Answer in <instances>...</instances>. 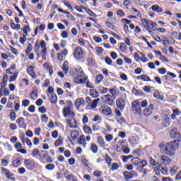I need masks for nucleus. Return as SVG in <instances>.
I'll return each mask as SVG.
<instances>
[{
	"label": "nucleus",
	"instance_id": "nucleus-1",
	"mask_svg": "<svg viewBox=\"0 0 181 181\" xmlns=\"http://www.w3.org/2000/svg\"><path fill=\"white\" fill-rule=\"evenodd\" d=\"M159 148L160 153H163L168 156H175V151L179 148V143H177V140H175L166 144L160 143Z\"/></svg>",
	"mask_w": 181,
	"mask_h": 181
},
{
	"label": "nucleus",
	"instance_id": "nucleus-2",
	"mask_svg": "<svg viewBox=\"0 0 181 181\" xmlns=\"http://www.w3.org/2000/svg\"><path fill=\"white\" fill-rule=\"evenodd\" d=\"M150 164L151 165L153 169L155 170L156 175H159L160 170L163 173H166L168 172L167 168L161 167L160 164H159V163H156V161L151 157L150 158Z\"/></svg>",
	"mask_w": 181,
	"mask_h": 181
},
{
	"label": "nucleus",
	"instance_id": "nucleus-3",
	"mask_svg": "<svg viewBox=\"0 0 181 181\" xmlns=\"http://www.w3.org/2000/svg\"><path fill=\"white\" fill-rule=\"evenodd\" d=\"M132 110L135 115H142V107H141V103L139 100L132 102Z\"/></svg>",
	"mask_w": 181,
	"mask_h": 181
},
{
	"label": "nucleus",
	"instance_id": "nucleus-4",
	"mask_svg": "<svg viewBox=\"0 0 181 181\" xmlns=\"http://www.w3.org/2000/svg\"><path fill=\"white\" fill-rule=\"evenodd\" d=\"M71 108H73V104H71V103H68V105L64 107L62 112L64 118L76 116V114L73 112Z\"/></svg>",
	"mask_w": 181,
	"mask_h": 181
},
{
	"label": "nucleus",
	"instance_id": "nucleus-5",
	"mask_svg": "<svg viewBox=\"0 0 181 181\" xmlns=\"http://www.w3.org/2000/svg\"><path fill=\"white\" fill-rule=\"evenodd\" d=\"M141 23L145 29H151V27L156 29V26H158V24L152 21H148V19L146 18L142 19Z\"/></svg>",
	"mask_w": 181,
	"mask_h": 181
},
{
	"label": "nucleus",
	"instance_id": "nucleus-6",
	"mask_svg": "<svg viewBox=\"0 0 181 181\" xmlns=\"http://www.w3.org/2000/svg\"><path fill=\"white\" fill-rule=\"evenodd\" d=\"M154 106L153 104L151 103L148 107L143 110L142 114L146 118H149L151 115L153 113Z\"/></svg>",
	"mask_w": 181,
	"mask_h": 181
},
{
	"label": "nucleus",
	"instance_id": "nucleus-7",
	"mask_svg": "<svg viewBox=\"0 0 181 181\" xmlns=\"http://www.w3.org/2000/svg\"><path fill=\"white\" fill-rule=\"evenodd\" d=\"M66 124L69 125V128H72L73 129H77V128H78L77 126V121L74 117H68Z\"/></svg>",
	"mask_w": 181,
	"mask_h": 181
},
{
	"label": "nucleus",
	"instance_id": "nucleus-8",
	"mask_svg": "<svg viewBox=\"0 0 181 181\" xmlns=\"http://www.w3.org/2000/svg\"><path fill=\"white\" fill-rule=\"evenodd\" d=\"M83 56H84L83 49L81 47H77L74 50V57L78 60H80V59H83Z\"/></svg>",
	"mask_w": 181,
	"mask_h": 181
},
{
	"label": "nucleus",
	"instance_id": "nucleus-9",
	"mask_svg": "<svg viewBox=\"0 0 181 181\" xmlns=\"http://www.w3.org/2000/svg\"><path fill=\"white\" fill-rule=\"evenodd\" d=\"M1 173H3V175H5L7 179L13 180V173H11V171L8 170V168H1Z\"/></svg>",
	"mask_w": 181,
	"mask_h": 181
},
{
	"label": "nucleus",
	"instance_id": "nucleus-10",
	"mask_svg": "<svg viewBox=\"0 0 181 181\" xmlns=\"http://www.w3.org/2000/svg\"><path fill=\"white\" fill-rule=\"evenodd\" d=\"M172 162V159L166 156H160V166L161 165H169Z\"/></svg>",
	"mask_w": 181,
	"mask_h": 181
},
{
	"label": "nucleus",
	"instance_id": "nucleus-11",
	"mask_svg": "<svg viewBox=\"0 0 181 181\" xmlns=\"http://www.w3.org/2000/svg\"><path fill=\"white\" fill-rule=\"evenodd\" d=\"M170 137L171 138H176L177 140V144L180 142V133L177 132V129L173 128L170 132Z\"/></svg>",
	"mask_w": 181,
	"mask_h": 181
},
{
	"label": "nucleus",
	"instance_id": "nucleus-12",
	"mask_svg": "<svg viewBox=\"0 0 181 181\" xmlns=\"http://www.w3.org/2000/svg\"><path fill=\"white\" fill-rule=\"evenodd\" d=\"M103 101L107 104V105H112L114 103V100H112V96L111 95H106L102 98Z\"/></svg>",
	"mask_w": 181,
	"mask_h": 181
},
{
	"label": "nucleus",
	"instance_id": "nucleus-13",
	"mask_svg": "<svg viewBox=\"0 0 181 181\" xmlns=\"http://www.w3.org/2000/svg\"><path fill=\"white\" fill-rule=\"evenodd\" d=\"M116 105L119 110H124L125 108V100L122 98H118L116 100Z\"/></svg>",
	"mask_w": 181,
	"mask_h": 181
},
{
	"label": "nucleus",
	"instance_id": "nucleus-14",
	"mask_svg": "<svg viewBox=\"0 0 181 181\" xmlns=\"http://www.w3.org/2000/svg\"><path fill=\"white\" fill-rule=\"evenodd\" d=\"M125 146H127V143L124 141H119L116 146V151L117 152H122Z\"/></svg>",
	"mask_w": 181,
	"mask_h": 181
},
{
	"label": "nucleus",
	"instance_id": "nucleus-15",
	"mask_svg": "<svg viewBox=\"0 0 181 181\" xmlns=\"http://www.w3.org/2000/svg\"><path fill=\"white\" fill-rule=\"evenodd\" d=\"M84 98H80L76 100L75 107L76 110H80V107H84Z\"/></svg>",
	"mask_w": 181,
	"mask_h": 181
},
{
	"label": "nucleus",
	"instance_id": "nucleus-16",
	"mask_svg": "<svg viewBox=\"0 0 181 181\" xmlns=\"http://www.w3.org/2000/svg\"><path fill=\"white\" fill-rule=\"evenodd\" d=\"M24 163L25 168L28 169V170H32V169H35V163L30 162L28 159L24 160Z\"/></svg>",
	"mask_w": 181,
	"mask_h": 181
},
{
	"label": "nucleus",
	"instance_id": "nucleus-17",
	"mask_svg": "<svg viewBox=\"0 0 181 181\" xmlns=\"http://www.w3.org/2000/svg\"><path fill=\"white\" fill-rule=\"evenodd\" d=\"M27 73L31 76L32 78H36V74L35 73V67L30 66L27 68Z\"/></svg>",
	"mask_w": 181,
	"mask_h": 181
},
{
	"label": "nucleus",
	"instance_id": "nucleus-18",
	"mask_svg": "<svg viewBox=\"0 0 181 181\" xmlns=\"http://www.w3.org/2000/svg\"><path fill=\"white\" fill-rule=\"evenodd\" d=\"M16 124L18 125L19 128H24L26 129V124H25L23 117H20L16 119Z\"/></svg>",
	"mask_w": 181,
	"mask_h": 181
},
{
	"label": "nucleus",
	"instance_id": "nucleus-19",
	"mask_svg": "<svg viewBox=\"0 0 181 181\" xmlns=\"http://www.w3.org/2000/svg\"><path fill=\"white\" fill-rule=\"evenodd\" d=\"M40 47L42 48V50L41 51L42 54L43 56H46V53H47V49H46V42L45 40H42L40 42Z\"/></svg>",
	"mask_w": 181,
	"mask_h": 181
},
{
	"label": "nucleus",
	"instance_id": "nucleus-20",
	"mask_svg": "<svg viewBox=\"0 0 181 181\" xmlns=\"http://www.w3.org/2000/svg\"><path fill=\"white\" fill-rule=\"evenodd\" d=\"M78 144H79V145H83V148H86V137H84L83 135L80 136L78 140Z\"/></svg>",
	"mask_w": 181,
	"mask_h": 181
},
{
	"label": "nucleus",
	"instance_id": "nucleus-21",
	"mask_svg": "<svg viewBox=\"0 0 181 181\" xmlns=\"http://www.w3.org/2000/svg\"><path fill=\"white\" fill-rule=\"evenodd\" d=\"M12 165L13 168H19V166L22 165V163H21V158H18L13 160Z\"/></svg>",
	"mask_w": 181,
	"mask_h": 181
},
{
	"label": "nucleus",
	"instance_id": "nucleus-22",
	"mask_svg": "<svg viewBox=\"0 0 181 181\" xmlns=\"http://www.w3.org/2000/svg\"><path fill=\"white\" fill-rule=\"evenodd\" d=\"M62 70L65 73V74H67L69 73V62L65 61L62 65Z\"/></svg>",
	"mask_w": 181,
	"mask_h": 181
},
{
	"label": "nucleus",
	"instance_id": "nucleus-23",
	"mask_svg": "<svg viewBox=\"0 0 181 181\" xmlns=\"http://www.w3.org/2000/svg\"><path fill=\"white\" fill-rule=\"evenodd\" d=\"M151 9L152 11H153L154 12H163V8H162L161 7H160L158 5H153L151 6Z\"/></svg>",
	"mask_w": 181,
	"mask_h": 181
},
{
	"label": "nucleus",
	"instance_id": "nucleus-24",
	"mask_svg": "<svg viewBox=\"0 0 181 181\" xmlns=\"http://www.w3.org/2000/svg\"><path fill=\"white\" fill-rule=\"evenodd\" d=\"M64 176L66 179V180H74V175L73 174H69V172L64 173Z\"/></svg>",
	"mask_w": 181,
	"mask_h": 181
},
{
	"label": "nucleus",
	"instance_id": "nucleus-25",
	"mask_svg": "<svg viewBox=\"0 0 181 181\" xmlns=\"http://www.w3.org/2000/svg\"><path fill=\"white\" fill-rule=\"evenodd\" d=\"M138 80H143V81H151V78L146 75H140L137 76Z\"/></svg>",
	"mask_w": 181,
	"mask_h": 181
},
{
	"label": "nucleus",
	"instance_id": "nucleus-26",
	"mask_svg": "<svg viewBox=\"0 0 181 181\" xmlns=\"http://www.w3.org/2000/svg\"><path fill=\"white\" fill-rule=\"evenodd\" d=\"M49 100L52 104H57V95L56 94L52 95Z\"/></svg>",
	"mask_w": 181,
	"mask_h": 181
},
{
	"label": "nucleus",
	"instance_id": "nucleus-27",
	"mask_svg": "<svg viewBox=\"0 0 181 181\" xmlns=\"http://www.w3.org/2000/svg\"><path fill=\"white\" fill-rule=\"evenodd\" d=\"M132 162L134 166H138L139 165H141V160L139 158H134L132 159Z\"/></svg>",
	"mask_w": 181,
	"mask_h": 181
},
{
	"label": "nucleus",
	"instance_id": "nucleus-28",
	"mask_svg": "<svg viewBox=\"0 0 181 181\" xmlns=\"http://www.w3.org/2000/svg\"><path fill=\"white\" fill-rule=\"evenodd\" d=\"M105 160L106 163H107L108 166H111L112 160L111 159V157L108 156V154H106L105 156Z\"/></svg>",
	"mask_w": 181,
	"mask_h": 181
},
{
	"label": "nucleus",
	"instance_id": "nucleus-29",
	"mask_svg": "<svg viewBox=\"0 0 181 181\" xmlns=\"http://www.w3.org/2000/svg\"><path fill=\"white\" fill-rule=\"evenodd\" d=\"M71 136L72 139H77V138H78V132H77V130H73L71 132Z\"/></svg>",
	"mask_w": 181,
	"mask_h": 181
},
{
	"label": "nucleus",
	"instance_id": "nucleus-30",
	"mask_svg": "<svg viewBox=\"0 0 181 181\" xmlns=\"http://www.w3.org/2000/svg\"><path fill=\"white\" fill-rule=\"evenodd\" d=\"M98 142L100 145V146H105V142L104 141V139L103 138V136H99L98 137Z\"/></svg>",
	"mask_w": 181,
	"mask_h": 181
},
{
	"label": "nucleus",
	"instance_id": "nucleus-31",
	"mask_svg": "<svg viewBox=\"0 0 181 181\" xmlns=\"http://www.w3.org/2000/svg\"><path fill=\"white\" fill-rule=\"evenodd\" d=\"M177 170H179V167L177 165L173 166L170 170V173L171 175H176L177 173Z\"/></svg>",
	"mask_w": 181,
	"mask_h": 181
},
{
	"label": "nucleus",
	"instance_id": "nucleus-32",
	"mask_svg": "<svg viewBox=\"0 0 181 181\" xmlns=\"http://www.w3.org/2000/svg\"><path fill=\"white\" fill-rule=\"evenodd\" d=\"M90 94L91 95V97H93V98H97V97H98L99 94H98V91L92 89L90 90Z\"/></svg>",
	"mask_w": 181,
	"mask_h": 181
},
{
	"label": "nucleus",
	"instance_id": "nucleus-33",
	"mask_svg": "<svg viewBox=\"0 0 181 181\" xmlns=\"http://www.w3.org/2000/svg\"><path fill=\"white\" fill-rule=\"evenodd\" d=\"M10 119L11 121H15V119H16V112H15L14 110H11V111Z\"/></svg>",
	"mask_w": 181,
	"mask_h": 181
},
{
	"label": "nucleus",
	"instance_id": "nucleus-34",
	"mask_svg": "<svg viewBox=\"0 0 181 181\" xmlns=\"http://www.w3.org/2000/svg\"><path fill=\"white\" fill-rule=\"evenodd\" d=\"M103 112L105 115H111V113L112 112L110 107H105L103 109Z\"/></svg>",
	"mask_w": 181,
	"mask_h": 181
},
{
	"label": "nucleus",
	"instance_id": "nucleus-35",
	"mask_svg": "<svg viewBox=\"0 0 181 181\" xmlns=\"http://www.w3.org/2000/svg\"><path fill=\"white\" fill-rule=\"evenodd\" d=\"M81 159L83 165H84V166H86V168H88V165H90V163H88V160H87V158H86V157L84 156H82Z\"/></svg>",
	"mask_w": 181,
	"mask_h": 181
},
{
	"label": "nucleus",
	"instance_id": "nucleus-36",
	"mask_svg": "<svg viewBox=\"0 0 181 181\" xmlns=\"http://www.w3.org/2000/svg\"><path fill=\"white\" fill-rule=\"evenodd\" d=\"M100 101V99H95V100H94L93 102H92V103H91V105H90V108H93V109H94V108H97V105H98V102Z\"/></svg>",
	"mask_w": 181,
	"mask_h": 181
},
{
	"label": "nucleus",
	"instance_id": "nucleus-37",
	"mask_svg": "<svg viewBox=\"0 0 181 181\" xmlns=\"http://www.w3.org/2000/svg\"><path fill=\"white\" fill-rule=\"evenodd\" d=\"M124 178L127 179V180L129 179H132V175L131 174V173L128 172V171H125L123 173Z\"/></svg>",
	"mask_w": 181,
	"mask_h": 181
},
{
	"label": "nucleus",
	"instance_id": "nucleus-38",
	"mask_svg": "<svg viewBox=\"0 0 181 181\" xmlns=\"http://www.w3.org/2000/svg\"><path fill=\"white\" fill-rule=\"evenodd\" d=\"M83 130L86 134H91L93 132L91 131V128L88 126L83 127Z\"/></svg>",
	"mask_w": 181,
	"mask_h": 181
},
{
	"label": "nucleus",
	"instance_id": "nucleus-39",
	"mask_svg": "<svg viewBox=\"0 0 181 181\" xmlns=\"http://www.w3.org/2000/svg\"><path fill=\"white\" fill-rule=\"evenodd\" d=\"M91 151L93 152V153H97V152H98V146L97 144H91Z\"/></svg>",
	"mask_w": 181,
	"mask_h": 181
},
{
	"label": "nucleus",
	"instance_id": "nucleus-40",
	"mask_svg": "<svg viewBox=\"0 0 181 181\" xmlns=\"http://www.w3.org/2000/svg\"><path fill=\"white\" fill-rule=\"evenodd\" d=\"M37 90H33L30 93V97L32 100H35V98H37Z\"/></svg>",
	"mask_w": 181,
	"mask_h": 181
},
{
	"label": "nucleus",
	"instance_id": "nucleus-41",
	"mask_svg": "<svg viewBox=\"0 0 181 181\" xmlns=\"http://www.w3.org/2000/svg\"><path fill=\"white\" fill-rule=\"evenodd\" d=\"M104 78V76H103V74H99L96 76V83L97 84H99V83H101V81H103Z\"/></svg>",
	"mask_w": 181,
	"mask_h": 181
},
{
	"label": "nucleus",
	"instance_id": "nucleus-42",
	"mask_svg": "<svg viewBox=\"0 0 181 181\" xmlns=\"http://www.w3.org/2000/svg\"><path fill=\"white\" fill-rule=\"evenodd\" d=\"M99 91H100V94H105L108 93V88L104 87H99Z\"/></svg>",
	"mask_w": 181,
	"mask_h": 181
},
{
	"label": "nucleus",
	"instance_id": "nucleus-43",
	"mask_svg": "<svg viewBox=\"0 0 181 181\" xmlns=\"http://www.w3.org/2000/svg\"><path fill=\"white\" fill-rule=\"evenodd\" d=\"M140 106L142 108H146V107H148V100H142L141 103H140Z\"/></svg>",
	"mask_w": 181,
	"mask_h": 181
},
{
	"label": "nucleus",
	"instance_id": "nucleus-44",
	"mask_svg": "<svg viewBox=\"0 0 181 181\" xmlns=\"http://www.w3.org/2000/svg\"><path fill=\"white\" fill-rule=\"evenodd\" d=\"M119 49H120L121 52H125L127 49V44L121 43Z\"/></svg>",
	"mask_w": 181,
	"mask_h": 181
},
{
	"label": "nucleus",
	"instance_id": "nucleus-45",
	"mask_svg": "<svg viewBox=\"0 0 181 181\" xmlns=\"http://www.w3.org/2000/svg\"><path fill=\"white\" fill-rule=\"evenodd\" d=\"M105 139L107 142H111V141L114 139V136H112V134H107L105 136Z\"/></svg>",
	"mask_w": 181,
	"mask_h": 181
},
{
	"label": "nucleus",
	"instance_id": "nucleus-46",
	"mask_svg": "<svg viewBox=\"0 0 181 181\" xmlns=\"http://www.w3.org/2000/svg\"><path fill=\"white\" fill-rule=\"evenodd\" d=\"M40 49V45L39 44V42H36L34 50L35 53H37V54L39 53Z\"/></svg>",
	"mask_w": 181,
	"mask_h": 181
},
{
	"label": "nucleus",
	"instance_id": "nucleus-47",
	"mask_svg": "<svg viewBox=\"0 0 181 181\" xmlns=\"http://www.w3.org/2000/svg\"><path fill=\"white\" fill-rule=\"evenodd\" d=\"M119 165H118V163H114L112 164L111 170H117V169H119Z\"/></svg>",
	"mask_w": 181,
	"mask_h": 181
},
{
	"label": "nucleus",
	"instance_id": "nucleus-48",
	"mask_svg": "<svg viewBox=\"0 0 181 181\" xmlns=\"http://www.w3.org/2000/svg\"><path fill=\"white\" fill-rule=\"evenodd\" d=\"M110 93L112 95V97H117V95H118V93H117V90H115V88L110 89Z\"/></svg>",
	"mask_w": 181,
	"mask_h": 181
},
{
	"label": "nucleus",
	"instance_id": "nucleus-49",
	"mask_svg": "<svg viewBox=\"0 0 181 181\" xmlns=\"http://www.w3.org/2000/svg\"><path fill=\"white\" fill-rule=\"evenodd\" d=\"M55 146H60V145H63V140L62 139H58L55 143Z\"/></svg>",
	"mask_w": 181,
	"mask_h": 181
},
{
	"label": "nucleus",
	"instance_id": "nucleus-50",
	"mask_svg": "<svg viewBox=\"0 0 181 181\" xmlns=\"http://www.w3.org/2000/svg\"><path fill=\"white\" fill-rule=\"evenodd\" d=\"M28 32H30V28L29 27V25H25L23 27V33H25V35H28Z\"/></svg>",
	"mask_w": 181,
	"mask_h": 181
},
{
	"label": "nucleus",
	"instance_id": "nucleus-51",
	"mask_svg": "<svg viewBox=\"0 0 181 181\" xmlns=\"http://www.w3.org/2000/svg\"><path fill=\"white\" fill-rule=\"evenodd\" d=\"M93 175L96 177H101L103 176V173H101V171L96 170L93 172Z\"/></svg>",
	"mask_w": 181,
	"mask_h": 181
},
{
	"label": "nucleus",
	"instance_id": "nucleus-52",
	"mask_svg": "<svg viewBox=\"0 0 181 181\" xmlns=\"http://www.w3.org/2000/svg\"><path fill=\"white\" fill-rule=\"evenodd\" d=\"M32 44H29L26 50H25V54H29V53H30V52H32Z\"/></svg>",
	"mask_w": 181,
	"mask_h": 181
},
{
	"label": "nucleus",
	"instance_id": "nucleus-53",
	"mask_svg": "<svg viewBox=\"0 0 181 181\" xmlns=\"http://www.w3.org/2000/svg\"><path fill=\"white\" fill-rule=\"evenodd\" d=\"M75 9L78 11V12H83V9H87V8L84 6H75Z\"/></svg>",
	"mask_w": 181,
	"mask_h": 181
},
{
	"label": "nucleus",
	"instance_id": "nucleus-54",
	"mask_svg": "<svg viewBox=\"0 0 181 181\" xmlns=\"http://www.w3.org/2000/svg\"><path fill=\"white\" fill-rule=\"evenodd\" d=\"M151 88H153V87L152 86H145L144 88H143V90L146 92V93H151Z\"/></svg>",
	"mask_w": 181,
	"mask_h": 181
},
{
	"label": "nucleus",
	"instance_id": "nucleus-55",
	"mask_svg": "<svg viewBox=\"0 0 181 181\" xmlns=\"http://www.w3.org/2000/svg\"><path fill=\"white\" fill-rule=\"evenodd\" d=\"M57 59L58 60H60V62L64 60V59H66V57L64 55H63L62 53H59L57 55Z\"/></svg>",
	"mask_w": 181,
	"mask_h": 181
},
{
	"label": "nucleus",
	"instance_id": "nucleus-56",
	"mask_svg": "<svg viewBox=\"0 0 181 181\" xmlns=\"http://www.w3.org/2000/svg\"><path fill=\"white\" fill-rule=\"evenodd\" d=\"M22 104L24 107H28L30 105V101L29 100H23Z\"/></svg>",
	"mask_w": 181,
	"mask_h": 181
},
{
	"label": "nucleus",
	"instance_id": "nucleus-57",
	"mask_svg": "<svg viewBox=\"0 0 181 181\" xmlns=\"http://www.w3.org/2000/svg\"><path fill=\"white\" fill-rule=\"evenodd\" d=\"M140 165H141V166L144 168L145 166L148 165V161H146V160H140Z\"/></svg>",
	"mask_w": 181,
	"mask_h": 181
},
{
	"label": "nucleus",
	"instance_id": "nucleus-58",
	"mask_svg": "<svg viewBox=\"0 0 181 181\" xmlns=\"http://www.w3.org/2000/svg\"><path fill=\"white\" fill-rule=\"evenodd\" d=\"M105 25L106 26H107V28H109L110 29H114V25L112 24V23H110L109 21H106L105 23Z\"/></svg>",
	"mask_w": 181,
	"mask_h": 181
},
{
	"label": "nucleus",
	"instance_id": "nucleus-59",
	"mask_svg": "<svg viewBox=\"0 0 181 181\" xmlns=\"http://www.w3.org/2000/svg\"><path fill=\"white\" fill-rule=\"evenodd\" d=\"M18 173L20 175H24V173H26V169L23 167L18 168Z\"/></svg>",
	"mask_w": 181,
	"mask_h": 181
},
{
	"label": "nucleus",
	"instance_id": "nucleus-60",
	"mask_svg": "<svg viewBox=\"0 0 181 181\" xmlns=\"http://www.w3.org/2000/svg\"><path fill=\"white\" fill-rule=\"evenodd\" d=\"M45 168L48 170H53V169H54V164H48L45 166Z\"/></svg>",
	"mask_w": 181,
	"mask_h": 181
},
{
	"label": "nucleus",
	"instance_id": "nucleus-61",
	"mask_svg": "<svg viewBox=\"0 0 181 181\" xmlns=\"http://www.w3.org/2000/svg\"><path fill=\"white\" fill-rule=\"evenodd\" d=\"M1 165H2V166H5V167L8 166V165H9V160L2 159L1 160Z\"/></svg>",
	"mask_w": 181,
	"mask_h": 181
},
{
	"label": "nucleus",
	"instance_id": "nucleus-62",
	"mask_svg": "<svg viewBox=\"0 0 181 181\" xmlns=\"http://www.w3.org/2000/svg\"><path fill=\"white\" fill-rule=\"evenodd\" d=\"M25 42H26V35H23V37H20V42H21L22 45H25Z\"/></svg>",
	"mask_w": 181,
	"mask_h": 181
},
{
	"label": "nucleus",
	"instance_id": "nucleus-63",
	"mask_svg": "<svg viewBox=\"0 0 181 181\" xmlns=\"http://www.w3.org/2000/svg\"><path fill=\"white\" fill-rule=\"evenodd\" d=\"M96 53H97V54H98V56H100V54H101L103 53V47H98L96 48Z\"/></svg>",
	"mask_w": 181,
	"mask_h": 181
},
{
	"label": "nucleus",
	"instance_id": "nucleus-64",
	"mask_svg": "<svg viewBox=\"0 0 181 181\" xmlns=\"http://www.w3.org/2000/svg\"><path fill=\"white\" fill-rule=\"evenodd\" d=\"M175 179H176L177 180H181V170L179 171V172L177 173V175H176V176H175Z\"/></svg>",
	"mask_w": 181,
	"mask_h": 181
}]
</instances>
